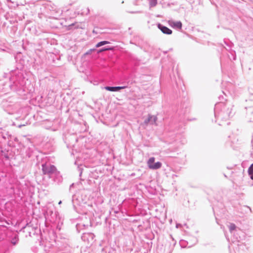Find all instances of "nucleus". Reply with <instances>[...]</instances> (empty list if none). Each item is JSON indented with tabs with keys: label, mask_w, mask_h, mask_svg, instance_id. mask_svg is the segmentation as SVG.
I'll return each instance as SVG.
<instances>
[{
	"label": "nucleus",
	"mask_w": 253,
	"mask_h": 253,
	"mask_svg": "<svg viewBox=\"0 0 253 253\" xmlns=\"http://www.w3.org/2000/svg\"><path fill=\"white\" fill-rule=\"evenodd\" d=\"M25 79L21 71L17 69L10 72L8 84H3L2 92L6 93L9 89L16 92L19 95L27 96L30 94L25 87Z\"/></svg>",
	"instance_id": "1"
},
{
	"label": "nucleus",
	"mask_w": 253,
	"mask_h": 253,
	"mask_svg": "<svg viewBox=\"0 0 253 253\" xmlns=\"http://www.w3.org/2000/svg\"><path fill=\"white\" fill-rule=\"evenodd\" d=\"M42 171L44 175H47L49 178L52 179L55 182H60L62 178L60 172L56 168L49 163H43L42 165Z\"/></svg>",
	"instance_id": "2"
},
{
	"label": "nucleus",
	"mask_w": 253,
	"mask_h": 253,
	"mask_svg": "<svg viewBox=\"0 0 253 253\" xmlns=\"http://www.w3.org/2000/svg\"><path fill=\"white\" fill-rule=\"evenodd\" d=\"M219 100H220L219 102H218L215 105L214 109H221V110H232V108L226 107L227 105V99H225L222 95H220L219 96Z\"/></svg>",
	"instance_id": "3"
},
{
	"label": "nucleus",
	"mask_w": 253,
	"mask_h": 253,
	"mask_svg": "<svg viewBox=\"0 0 253 253\" xmlns=\"http://www.w3.org/2000/svg\"><path fill=\"white\" fill-rule=\"evenodd\" d=\"M155 158L154 157H151L147 161V166L151 169H158L161 168L162 166V163L157 162L155 163Z\"/></svg>",
	"instance_id": "4"
},
{
	"label": "nucleus",
	"mask_w": 253,
	"mask_h": 253,
	"mask_svg": "<svg viewBox=\"0 0 253 253\" xmlns=\"http://www.w3.org/2000/svg\"><path fill=\"white\" fill-rule=\"evenodd\" d=\"M215 118L217 120L225 121L229 117L228 112H214Z\"/></svg>",
	"instance_id": "5"
},
{
	"label": "nucleus",
	"mask_w": 253,
	"mask_h": 253,
	"mask_svg": "<svg viewBox=\"0 0 253 253\" xmlns=\"http://www.w3.org/2000/svg\"><path fill=\"white\" fill-rule=\"evenodd\" d=\"M98 115L99 116V119L101 122H103L104 120H111L110 119L111 116V112H98Z\"/></svg>",
	"instance_id": "6"
},
{
	"label": "nucleus",
	"mask_w": 253,
	"mask_h": 253,
	"mask_svg": "<svg viewBox=\"0 0 253 253\" xmlns=\"http://www.w3.org/2000/svg\"><path fill=\"white\" fill-rule=\"evenodd\" d=\"M94 235L91 233H83L81 237L82 240L84 242L89 243L94 240Z\"/></svg>",
	"instance_id": "7"
},
{
	"label": "nucleus",
	"mask_w": 253,
	"mask_h": 253,
	"mask_svg": "<svg viewBox=\"0 0 253 253\" xmlns=\"http://www.w3.org/2000/svg\"><path fill=\"white\" fill-rule=\"evenodd\" d=\"M158 28L163 33L165 34L171 35L172 33L171 30L160 23L158 24Z\"/></svg>",
	"instance_id": "8"
},
{
	"label": "nucleus",
	"mask_w": 253,
	"mask_h": 253,
	"mask_svg": "<svg viewBox=\"0 0 253 253\" xmlns=\"http://www.w3.org/2000/svg\"><path fill=\"white\" fill-rule=\"evenodd\" d=\"M169 24L171 27L175 28L177 30H181L182 28V24L180 21H174L173 20H169Z\"/></svg>",
	"instance_id": "9"
},
{
	"label": "nucleus",
	"mask_w": 253,
	"mask_h": 253,
	"mask_svg": "<svg viewBox=\"0 0 253 253\" xmlns=\"http://www.w3.org/2000/svg\"><path fill=\"white\" fill-rule=\"evenodd\" d=\"M126 86H106L104 87V88L110 91L113 92H117L119 91L122 89H124L126 88Z\"/></svg>",
	"instance_id": "10"
},
{
	"label": "nucleus",
	"mask_w": 253,
	"mask_h": 253,
	"mask_svg": "<svg viewBox=\"0 0 253 253\" xmlns=\"http://www.w3.org/2000/svg\"><path fill=\"white\" fill-rule=\"evenodd\" d=\"M157 119V118L156 116L149 115L148 118L145 120L144 122L146 124L150 123L151 124H153L156 123Z\"/></svg>",
	"instance_id": "11"
},
{
	"label": "nucleus",
	"mask_w": 253,
	"mask_h": 253,
	"mask_svg": "<svg viewBox=\"0 0 253 253\" xmlns=\"http://www.w3.org/2000/svg\"><path fill=\"white\" fill-rule=\"evenodd\" d=\"M229 229L230 233L234 235H235V233L237 232V227L234 223H230Z\"/></svg>",
	"instance_id": "12"
},
{
	"label": "nucleus",
	"mask_w": 253,
	"mask_h": 253,
	"mask_svg": "<svg viewBox=\"0 0 253 253\" xmlns=\"http://www.w3.org/2000/svg\"><path fill=\"white\" fill-rule=\"evenodd\" d=\"M43 112H36L35 114H32L34 119L37 121H41V115Z\"/></svg>",
	"instance_id": "13"
},
{
	"label": "nucleus",
	"mask_w": 253,
	"mask_h": 253,
	"mask_svg": "<svg viewBox=\"0 0 253 253\" xmlns=\"http://www.w3.org/2000/svg\"><path fill=\"white\" fill-rule=\"evenodd\" d=\"M248 172L251 179L253 180V163L249 168Z\"/></svg>",
	"instance_id": "14"
},
{
	"label": "nucleus",
	"mask_w": 253,
	"mask_h": 253,
	"mask_svg": "<svg viewBox=\"0 0 253 253\" xmlns=\"http://www.w3.org/2000/svg\"><path fill=\"white\" fill-rule=\"evenodd\" d=\"M109 43H110V42L108 41H101V42H99L96 45V47H100L101 46H103L104 45H105V44Z\"/></svg>",
	"instance_id": "15"
},
{
	"label": "nucleus",
	"mask_w": 253,
	"mask_h": 253,
	"mask_svg": "<svg viewBox=\"0 0 253 253\" xmlns=\"http://www.w3.org/2000/svg\"><path fill=\"white\" fill-rule=\"evenodd\" d=\"M150 7H154L157 4V0H148Z\"/></svg>",
	"instance_id": "16"
},
{
	"label": "nucleus",
	"mask_w": 253,
	"mask_h": 253,
	"mask_svg": "<svg viewBox=\"0 0 253 253\" xmlns=\"http://www.w3.org/2000/svg\"><path fill=\"white\" fill-rule=\"evenodd\" d=\"M43 96L41 95H38L35 97V101H37L38 103L42 102L43 101L42 100Z\"/></svg>",
	"instance_id": "17"
},
{
	"label": "nucleus",
	"mask_w": 253,
	"mask_h": 253,
	"mask_svg": "<svg viewBox=\"0 0 253 253\" xmlns=\"http://www.w3.org/2000/svg\"><path fill=\"white\" fill-rule=\"evenodd\" d=\"M18 236L17 235H16V236H15V237L14 238H13L12 239L11 242L13 245H15L18 243Z\"/></svg>",
	"instance_id": "18"
},
{
	"label": "nucleus",
	"mask_w": 253,
	"mask_h": 253,
	"mask_svg": "<svg viewBox=\"0 0 253 253\" xmlns=\"http://www.w3.org/2000/svg\"><path fill=\"white\" fill-rule=\"evenodd\" d=\"M43 123H44V124H43L44 125V127L46 129H49L50 126H49L48 124L49 123L50 124H51V123L49 122L48 120L44 121Z\"/></svg>",
	"instance_id": "19"
},
{
	"label": "nucleus",
	"mask_w": 253,
	"mask_h": 253,
	"mask_svg": "<svg viewBox=\"0 0 253 253\" xmlns=\"http://www.w3.org/2000/svg\"><path fill=\"white\" fill-rule=\"evenodd\" d=\"M230 54H231V55H229V57L230 60H232V58L233 60H236V55H235V51H231L230 52Z\"/></svg>",
	"instance_id": "20"
},
{
	"label": "nucleus",
	"mask_w": 253,
	"mask_h": 253,
	"mask_svg": "<svg viewBox=\"0 0 253 253\" xmlns=\"http://www.w3.org/2000/svg\"><path fill=\"white\" fill-rule=\"evenodd\" d=\"M110 50V48H105V47H104L102 48L101 49H99L97 51V52L98 53H100V52H103V51H107V50Z\"/></svg>",
	"instance_id": "21"
},
{
	"label": "nucleus",
	"mask_w": 253,
	"mask_h": 253,
	"mask_svg": "<svg viewBox=\"0 0 253 253\" xmlns=\"http://www.w3.org/2000/svg\"><path fill=\"white\" fill-rule=\"evenodd\" d=\"M75 197H74L73 198V199L72 198V203H73V204H74V206H75L76 205H78V204H79V203H78V199L77 200H75Z\"/></svg>",
	"instance_id": "22"
},
{
	"label": "nucleus",
	"mask_w": 253,
	"mask_h": 253,
	"mask_svg": "<svg viewBox=\"0 0 253 253\" xmlns=\"http://www.w3.org/2000/svg\"><path fill=\"white\" fill-rule=\"evenodd\" d=\"M96 49H90L88 52H86V54H89L91 52L93 51H95Z\"/></svg>",
	"instance_id": "23"
},
{
	"label": "nucleus",
	"mask_w": 253,
	"mask_h": 253,
	"mask_svg": "<svg viewBox=\"0 0 253 253\" xmlns=\"http://www.w3.org/2000/svg\"><path fill=\"white\" fill-rule=\"evenodd\" d=\"M128 12L130 13H139L140 12L139 11H129Z\"/></svg>",
	"instance_id": "24"
},
{
	"label": "nucleus",
	"mask_w": 253,
	"mask_h": 253,
	"mask_svg": "<svg viewBox=\"0 0 253 253\" xmlns=\"http://www.w3.org/2000/svg\"><path fill=\"white\" fill-rule=\"evenodd\" d=\"M27 155L29 157H31V153H30V152H27Z\"/></svg>",
	"instance_id": "25"
},
{
	"label": "nucleus",
	"mask_w": 253,
	"mask_h": 253,
	"mask_svg": "<svg viewBox=\"0 0 253 253\" xmlns=\"http://www.w3.org/2000/svg\"><path fill=\"white\" fill-rule=\"evenodd\" d=\"M105 48H110V50L113 49V47H105Z\"/></svg>",
	"instance_id": "26"
},
{
	"label": "nucleus",
	"mask_w": 253,
	"mask_h": 253,
	"mask_svg": "<svg viewBox=\"0 0 253 253\" xmlns=\"http://www.w3.org/2000/svg\"><path fill=\"white\" fill-rule=\"evenodd\" d=\"M14 140H15V141H18V139H17V138H14Z\"/></svg>",
	"instance_id": "27"
},
{
	"label": "nucleus",
	"mask_w": 253,
	"mask_h": 253,
	"mask_svg": "<svg viewBox=\"0 0 253 253\" xmlns=\"http://www.w3.org/2000/svg\"><path fill=\"white\" fill-rule=\"evenodd\" d=\"M235 239H236L237 241H238V240H239V239H238V237L237 236L235 237Z\"/></svg>",
	"instance_id": "28"
},
{
	"label": "nucleus",
	"mask_w": 253,
	"mask_h": 253,
	"mask_svg": "<svg viewBox=\"0 0 253 253\" xmlns=\"http://www.w3.org/2000/svg\"><path fill=\"white\" fill-rule=\"evenodd\" d=\"M61 203H62V201H60L59 202V203H58V204H59V205H60V204H61Z\"/></svg>",
	"instance_id": "29"
},
{
	"label": "nucleus",
	"mask_w": 253,
	"mask_h": 253,
	"mask_svg": "<svg viewBox=\"0 0 253 253\" xmlns=\"http://www.w3.org/2000/svg\"><path fill=\"white\" fill-rule=\"evenodd\" d=\"M222 92H223V93L224 94V95H225V96H227V95H226V94H225V93L224 91H223Z\"/></svg>",
	"instance_id": "30"
},
{
	"label": "nucleus",
	"mask_w": 253,
	"mask_h": 253,
	"mask_svg": "<svg viewBox=\"0 0 253 253\" xmlns=\"http://www.w3.org/2000/svg\"><path fill=\"white\" fill-rule=\"evenodd\" d=\"M176 226L177 228H178V225L177 224Z\"/></svg>",
	"instance_id": "31"
},
{
	"label": "nucleus",
	"mask_w": 253,
	"mask_h": 253,
	"mask_svg": "<svg viewBox=\"0 0 253 253\" xmlns=\"http://www.w3.org/2000/svg\"><path fill=\"white\" fill-rule=\"evenodd\" d=\"M31 109H34V110H36V109H33L32 108H31Z\"/></svg>",
	"instance_id": "32"
}]
</instances>
